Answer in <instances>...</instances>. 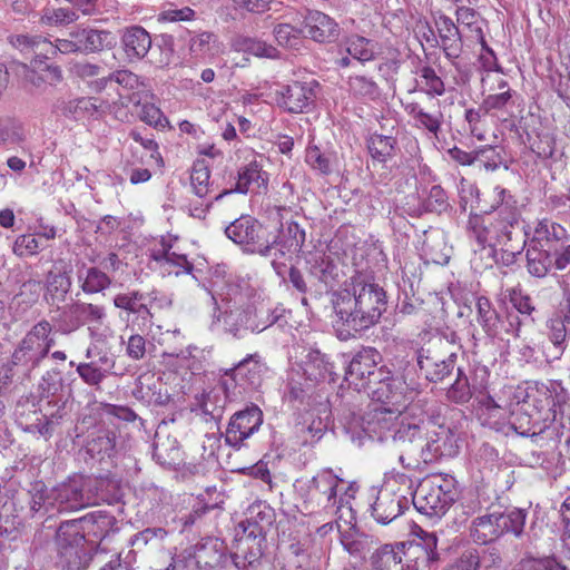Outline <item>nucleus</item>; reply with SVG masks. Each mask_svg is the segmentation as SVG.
I'll return each mask as SVG.
<instances>
[{"mask_svg":"<svg viewBox=\"0 0 570 570\" xmlns=\"http://www.w3.org/2000/svg\"><path fill=\"white\" fill-rule=\"evenodd\" d=\"M501 248L500 262L504 266H511L517 262V257L522 253L527 244L523 226L517 225V229L511 230V237L501 238L497 242Z\"/></svg>","mask_w":570,"mask_h":570,"instance_id":"obj_45","label":"nucleus"},{"mask_svg":"<svg viewBox=\"0 0 570 570\" xmlns=\"http://www.w3.org/2000/svg\"><path fill=\"white\" fill-rule=\"evenodd\" d=\"M121 43L130 61L141 60L151 48V37L142 27L132 26L124 30Z\"/></svg>","mask_w":570,"mask_h":570,"instance_id":"obj_35","label":"nucleus"},{"mask_svg":"<svg viewBox=\"0 0 570 570\" xmlns=\"http://www.w3.org/2000/svg\"><path fill=\"white\" fill-rule=\"evenodd\" d=\"M267 178L262 170V166L256 161H250L238 170L237 183L234 189H225L217 196L215 200L222 199L225 195L233 191L246 194L248 191H259L262 188L266 189Z\"/></svg>","mask_w":570,"mask_h":570,"instance_id":"obj_30","label":"nucleus"},{"mask_svg":"<svg viewBox=\"0 0 570 570\" xmlns=\"http://www.w3.org/2000/svg\"><path fill=\"white\" fill-rule=\"evenodd\" d=\"M413 366L409 362L400 366L397 374L387 383L371 390L372 399L390 409L403 412L405 404L413 400L420 391V383L412 375Z\"/></svg>","mask_w":570,"mask_h":570,"instance_id":"obj_10","label":"nucleus"},{"mask_svg":"<svg viewBox=\"0 0 570 570\" xmlns=\"http://www.w3.org/2000/svg\"><path fill=\"white\" fill-rule=\"evenodd\" d=\"M245 309L247 311L248 322H252L255 325V327L249 328L250 333L263 332L278 320V315L275 314V311H272L264 304H247Z\"/></svg>","mask_w":570,"mask_h":570,"instance_id":"obj_54","label":"nucleus"},{"mask_svg":"<svg viewBox=\"0 0 570 570\" xmlns=\"http://www.w3.org/2000/svg\"><path fill=\"white\" fill-rule=\"evenodd\" d=\"M303 23L304 36L320 43L334 42L341 33L338 23L317 10H307Z\"/></svg>","mask_w":570,"mask_h":570,"instance_id":"obj_26","label":"nucleus"},{"mask_svg":"<svg viewBox=\"0 0 570 570\" xmlns=\"http://www.w3.org/2000/svg\"><path fill=\"white\" fill-rule=\"evenodd\" d=\"M333 327L341 341H347L379 323L386 311V293L365 275L345 282V288L332 293Z\"/></svg>","mask_w":570,"mask_h":570,"instance_id":"obj_1","label":"nucleus"},{"mask_svg":"<svg viewBox=\"0 0 570 570\" xmlns=\"http://www.w3.org/2000/svg\"><path fill=\"white\" fill-rule=\"evenodd\" d=\"M71 287L70 277L62 272L55 273L50 271L46 279L45 301L49 305H59L65 302L67 294Z\"/></svg>","mask_w":570,"mask_h":570,"instance_id":"obj_44","label":"nucleus"},{"mask_svg":"<svg viewBox=\"0 0 570 570\" xmlns=\"http://www.w3.org/2000/svg\"><path fill=\"white\" fill-rule=\"evenodd\" d=\"M87 493L90 507L100 503H118L122 498L119 483L106 478L87 476Z\"/></svg>","mask_w":570,"mask_h":570,"instance_id":"obj_34","label":"nucleus"},{"mask_svg":"<svg viewBox=\"0 0 570 570\" xmlns=\"http://www.w3.org/2000/svg\"><path fill=\"white\" fill-rule=\"evenodd\" d=\"M459 433L455 426L438 424L430 419L425 446L420 459L428 463L440 458H453L459 453Z\"/></svg>","mask_w":570,"mask_h":570,"instance_id":"obj_14","label":"nucleus"},{"mask_svg":"<svg viewBox=\"0 0 570 570\" xmlns=\"http://www.w3.org/2000/svg\"><path fill=\"white\" fill-rule=\"evenodd\" d=\"M542 393L549 394L547 399L550 401V407L547 416H549L550 424L556 420L558 413L562 414V407L568 402L569 394L560 381H549L548 384H544Z\"/></svg>","mask_w":570,"mask_h":570,"instance_id":"obj_53","label":"nucleus"},{"mask_svg":"<svg viewBox=\"0 0 570 570\" xmlns=\"http://www.w3.org/2000/svg\"><path fill=\"white\" fill-rule=\"evenodd\" d=\"M436 26L441 38V48L445 57L449 59L459 58L462 49V38L459 28L450 17L444 14L440 16Z\"/></svg>","mask_w":570,"mask_h":570,"instance_id":"obj_40","label":"nucleus"},{"mask_svg":"<svg viewBox=\"0 0 570 570\" xmlns=\"http://www.w3.org/2000/svg\"><path fill=\"white\" fill-rule=\"evenodd\" d=\"M48 504L58 512H72L90 507L87 476L73 475L53 487L47 495Z\"/></svg>","mask_w":570,"mask_h":570,"instance_id":"obj_13","label":"nucleus"},{"mask_svg":"<svg viewBox=\"0 0 570 570\" xmlns=\"http://www.w3.org/2000/svg\"><path fill=\"white\" fill-rule=\"evenodd\" d=\"M407 503L406 495L397 493L389 482L379 491L372 504V515L379 523L389 524L407 508Z\"/></svg>","mask_w":570,"mask_h":570,"instance_id":"obj_23","label":"nucleus"},{"mask_svg":"<svg viewBox=\"0 0 570 570\" xmlns=\"http://www.w3.org/2000/svg\"><path fill=\"white\" fill-rule=\"evenodd\" d=\"M436 105L440 107V101H438ZM405 110L414 119L416 128L424 129L434 137L439 136L444 120L443 112L440 108L430 112L417 102H411L406 105Z\"/></svg>","mask_w":570,"mask_h":570,"instance_id":"obj_42","label":"nucleus"},{"mask_svg":"<svg viewBox=\"0 0 570 570\" xmlns=\"http://www.w3.org/2000/svg\"><path fill=\"white\" fill-rule=\"evenodd\" d=\"M499 204L492 212L483 214H470L466 230L480 246H484L491 239L499 242L501 238L511 237V230L521 225V210L518 202L511 193L504 188H498Z\"/></svg>","mask_w":570,"mask_h":570,"instance_id":"obj_3","label":"nucleus"},{"mask_svg":"<svg viewBox=\"0 0 570 570\" xmlns=\"http://www.w3.org/2000/svg\"><path fill=\"white\" fill-rule=\"evenodd\" d=\"M146 301V293L140 291H129L117 294L114 299V306L127 313V320L130 315L137 316L141 303Z\"/></svg>","mask_w":570,"mask_h":570,"instance_id":"obj_61","label":"nucleus"},{"mask_svg":"<svg viewBox=\"0 0 570 570\" xmlns=\"http://www.w3.org/2000/svg\"><path fill=\"white\" fill-rule=\"evenodd\" d=\"M267 370L258 353L248 354L233 367L222 370V376L226 382H233L235 391H240V395L246 390H257L263 382Z\"/></svg>","mask_w":570,"mask_h":570,"instance_id":"obj_16","label":"nucleus"},{"mask_svg":"<svg viewBox=\"0 0 570 570\" xmlns=\"http://www.w3.org/2000/svg\"><path fill=\"white\" fill-rule=\"evenodd\" d=\"M345 45L347 53L363 63L372 61L375 58L377 42L372 39L352 35L346 39Z\"/></svg>","mask_w":570,"mask_h":570,"instance_id":"obj_49","label":"nucleus"},{"mask_svg":"<svg viewBox=\"0 0 570 570\" xmlns=\"http://www.w3.org/2000/svg\"><path fill=\"white\" fill-rule=\"evenodd\" d=\"M262 423L263 412L255 404L234 413L229 419L224 435L225 443L232 448L239 449L245 440L259 430Z\"/></svg>","mask_w":570,"mask_h":570,"instance_id":"obj_20","label":"nucleus"},{"mask_svg":"<svg viewBox=\"0 0 570 570\" xmlns=\"http://www.w3.org/2000/svg\"><path fill=\"white\" fill-rule=\"evenodd\" d=\"M170 248L163 244L161 248L151 252V258L168 274L174 273L176 276L191 274L194 265L187 259V256L171 252Z\"/></svg>","mask_w":570,"mask_h":570,"instance_id":"obj_41","label":"nucleus"},{"mask_svg":"<svg viewBox=\"0 0 570 570\" xmlns=\"http://www.w3.org/2000/svg\"><path fill=\"white\" fill-rule=\"evenodd\" d=\"M302 35H304L303 28H296L289 23H279L274 28L275 39L283 47H296Z\"/></svg>","mask_w":570,"mask_h":570,"instance_id":"obj_63","label":"nucleus"},{"mask_svg":"<svg viewBox=\"0 0 570 570\" xmlns=\"http://www.w3.org/2000/svg\"><path fill=\"white\" fill-rule=\"evenodd\" d=\"M45 358L39 342L30 328L14 348L10 362L4 366L3 379L11 381L16 375L30 379Z\"/></svg>","mask_w":570,"mask_h":570,"instance_id":"obj_12","label":"nucleus"},{"mask_svg":"<svg viewBox=\"0 0 570 570\" xmlns=\"http://www.w3.org/2000/svg\"><path fill=\"white\" fill-rule=\"evenodd\" d=\"M343 480L335 475L331 469L320 471L309 482L308 493L324 508L337 505L336 489Z\"/></svg>","mask_w":570,"mask_h":570,"instance_id":"obj_29","label":"nucleus"},{"mask_svg":"<svg viewBox=\"0 0 570 570\" xmlns=\"http://www.w3.org/2000/svg\"><path fill=\"white\" fill-rule=\"evenodd\" d=\"M475 401L478 404V415L482 424L508 434L505 419L508 416L509 399L503 400L501 396L495 399L492 395L482 394L478 395Z\"/></svg>","mask_w":570,"mask_h":570,"instance_id":"obj_28","label":"nucleus"},{"mask_svg":"<svg viewBox=\"0 0 570 570\" xmlns=\"http://www.w3.org/2000/svg\"><path fill=\"white\" fill-rule=\"evenodd\" d=\"M404 548V543L385 544L380 548L373 557L375 570H406V564H403V557H406V561L413 559L412 551L414 547L409 549V552H405Z\"/></svg>","mask_w":570,"mask_h":570,"instance_id":"obj_38","label":"nucleus"},{"mask_svg":"<svg viewBox=\"0 0 570 570\" xmlns=\"http://www.w3.org/2000/svg\"><path fill=\"white\" fill-rule=\"evenodd\" d=\"M78 279L81 283V289L86 294L101 293L109 288L112 283L111 277L98 267L87 268L85 275H78Z\"/></svg>","mask_w":570,"mask_h":570,"instance_id":"obj_51","label":"nucleus"},{"mask_svg":"<svg viewBox=\"0 0 570 570\" xmlns=\"http://www.w3.org/2000/svg\"><path fill=\"white\" fill-rule=\"evenodd\" d=\"M412 409L402 413L392 439L403 452L399 461L405 469H413L423 455L425 446L426 430L430 425V417H414L411 415Z\"/></svg>","mask_w":570,"mask_h":570,"instance_id":"obj_9","label":"nucleus"},{"mask_svg":"<svg viewBox=\"0 0 570 570\" xmlns=\"http://www.w3.org/2000/svg\"><path fill=\"white\" fill-rule=\"evenodd\" d=\"M403 412L384 405L375 406L362 417V431L371 440L383 441L394 433Z\"/></svg>","mask_w":570,"mask_h":570,"instance_id":"obj_21","label":"nucleus"},{"mask_svg":"<svg viewBox=\"0 0 570 570\" xmlns=\"http://www.w3.org/2000/svg\"><path fill=\"white\" fill-rule=\"evenodd\" d=\"M499 89L502 91L489 95L483 99L481 109H483L485 114H489L492 110H508L510 107L514 106V98L518 95L508 87V82L502 80L499 83Z\"/></svg>","mask_w":570,"mask_h":570,"instance_id":"obj_52","label":"nucleus"},{"mask_svg":"<svg viewBox=\"0 0 570 570\" xmlns=\"http://www.w3.org/2000/svg\"><path fill=\"white\" fill-rule=\"evenodd\" d=\"M527 269L534 276L542 278L548 275L553 266L552 250L528 245L525 252Z\"/></svg>","mask_w":570,"mask_h":570,"instance_id":"obj_46","label":"nucleus"},{"mask_svg":"<svg viewBox=\"0 0 570 570\" xmlns=\"http://www.w3.org/2000/svg\"><path fill=\"white\" fill-rule=\"evenodd\" d=\"M519 570L535 569L540 570H569L556 556H547L542 558H523L519 564Z\"/></svg>","mask_w":570,"mask_h":570,"instance_id":"obj_62","label":"nucleus"},{"mask_svg":"<svg viewBox=\"0 0 570 570\" xmlns=\"http://www.w3.org/2000/svg\"><path fill=\"white\" fill-rule=\"evenodd\" d=\"M396 139L392 136L371 134L366 139L367 150L373 161L385 164L395 156Z\"/></svg>","mask_w":570,"mask_h":570,"instance_id":"obj_47","label":"nucleus"},{"mask_svg":"<svg viewBox=\"0 0 570 570\" xmlns=\"http://www.w3.org/2000/svg\"><path fill=\"white\" fill-rule=\"evenodd\" d=\"M456 498L452 476L431 475L417 485L412 502L415 509L428 517H441L453 504Z\"/></svg>","mask_w":570,"mask_h":570,"instance_id":"obj_8","label":"nucleus"},{"mask_svg":"<svg viewBox=\"0 0 570 570\" xmlns=\"http://www.w3.org/2000/svg\"><path fill=\"white\" fill-rule=\"evenodd\" d=\"M423 543L416 544L412 551L413 559H409L406 570H435L440 562L436 550L438 538L434 533H425Z\"/></svg>","mask_w":570,"mask_h":570,"instance_id":"obj_32","label":"nucleus"},{"mask_svg":"<svg viewBox=\"0 0 570 570\" xmlns=\"http://www.w3.org/2000/svg\"><path fill=\"white\" fill-rule=\"evenodd\" d=\"M303 371L311 381L336 382L337 374L330 357L317 348H309L303 362Z\"/></svg>","mask_w":570,"mask_h":570,"instance_id":"obj_33","label":"nucleus"},{"mask_svg":"<svg viewBox=\"0 0 570 570\" xmlns=\"http://www.w3.org/2000/svg\"><path fill=\"white\" fill-rule=\"evenodd\" d=\"M306 269L308 277L326 289L333 288L343 276L338 255L328 248L308 253Z\"/></svg>","mask_w":570,"mask_h":570,"instance_id":"obj_17","label":"nucleus"},{"mask_svg":"<svg viewBox=\"0 0 570 570\" xmlns=\"http://www.w3.org/2000/svg\"><path fill=\"white\" fill-rule=\"evenodd\" d=\"M86 542L83 529L77 521L61 522L55 537V567L58 570H85L91 560Z\"/></svg>","mask_w":570,"mask_h":570,"instance_id":"obj_7","label":"nucleus"},{"mask_svg":"<svg viewBox=\"0 0 570 570\" xmlns=\"http://www.w3.org/2000/svg\"><path fill=\"white\" fill-rule=\"evenodd\" d=\"M73 521H77L78 527L83 529V532L87 530L88 534H92L95 538L100 540L106 539L110 533L118 530L117 519L100 510L88 513L79 519H75Z\"/></svg>","mask_w":570,"mask_h":570,"instance_id":"obj_36","label":"nucleus"},{"mask_svg":"<svg viewBox=\"0 0 570 570\" xmlns=\"http://www.w3.org/2000/svg\"><path fill=\"white\" fill-rule=\"evenodd\" d=\"M226 236L250 254L269 256L268 228L250 215H242L225 228Z\"/></svg>","mask_w":570,"mask_h":570,"instance_id":"obj_11","label":"nucleus"},{"mask_svg":"<svg viewBox=\"0 0 570 570\" xmlns=\"http://www.w3.org/2000/svg\"><path fill=\"white\" fill-rule=\"evenodd\" d=\"M269 256L285 257L286 254L299 252L305 243V230L296 222L281 223L278 233L274 235L268 230Z\"/></svg>","mask_w":570,"mask_h":570,"instance_id":"obj_24","label":"nucleus"},{"mask_svg":"<svg viewBox=\"0 0 570 570\" xmlns=\"http://www.w3.org/2000/svg\"><path fill=\"white\" fill-rule=\"evenodd\" d=\"M63 315L68 316V321L61 325L62 334H70L86 324L101 325L106 318L105 307L81 301H75L67 305Z\"/></svg>","mask_w":570,"mask_h":570,"instance_id":"obj_22","label":"nucleus"},{"mask_svg":"<svg viewBox=\"0 0 570 570\" xmlns=\"http://www.w3.org/2000/svg\"><path fill=\"white\" fill-rule=\"evenodd\" d=\"M504 157L505 151L500 146L488 145L474 149L475 163H479L484 169L490 171L498 169L501 165L508 168Z\"/></svg>","mask_w":570,"mask_h":570,"instance_id":"obj_56","label":"nucleus"},{"mask_svg":"<svg viewBox=\"0 0 570 570\" xmlns=\"http://www.w3.org/2000/svg\"><path fill=\"white\" fill-rule=\"evenodd\" d=\"M382 355L374 347H363L350 361L345 370V379L366 380L367 374L381 362Z\"/></svg>","mask_w":570,"mask_h":570,"instance_id":"obj_39","label":"nucleus"},{"mask_svg":"<svg viewBox=\"0 0 570 570\" xmlns=\"http://www.w3.org/2000/svg\"><path fill=\"white\" fill-rule=\"evenodd\" d=\"M527 510L520 508L493 510L472 520L470 537L478 544H488L504 533L520 538L527 520Z\"/></svg>","mask_w":570,"mask_h":570,"instance_id":"obj_4","label":"nucleus"},{"mask_svg":"<svg viewBox=\"0 0 570 570\" xmlns=\"http://www.w3.org/2000/svg\"><path fill=\"white\" fill-rule=\"evenodd\" d=\"M455 380L446 391V399L455 404L468 403L475 391V386L470 383V379L462 365L456 367Z\"/></svg>","mask_w":570,"mask_h":570,"instance_id":"obj_48","label":"nucleus"},{"mask_svg":"<svg viewBox=\"0 0 570 570\" xmlns=\"http://www.w3.org/2000/svg\"><path fill=\"white\" fill-rule=\"evenodd\" d=\"M65 389V380L59 368L52 367L47 370L38 385V391L41 399H55L47 401V407H41V417H38L35 423H31L27 430L37 432L41 436L48 439L52 435L55 425L59 423L62 417L66 400L62 392Z\"/></svg>","mask_w":570,"mask_h":570,"instance_id":"obj_6","label":"nucleus"},{"mask_svg":"<svg viewBox=\"0 0 570 570\" xmlns=\"http://www.w3.org/2000/svg\"><path fill=\"white\" fill-rule=\"evenodd\" d=\"M317 88L318 82L314 79L293 81L275 92L276 105L289 114L305 112L313 106Z\"/></svg>","mask_w":570,"mask_h":570,"instance_id":"obj_18","label":"nucleus"},{"mask_svg":"<svg viewBox=\"0 0 570 570\" xmlns=\"http://www.w3.org/2000/svg\"><path fill=\"white\" fill-rule=\"evenodd\" d=\"M219 389L214 387L196 394L191 411L200 412L210 420L219 421L223 417L227 402L240 395V391H235L234 383L226 382L223 376L219 380Z\"/></svg>","mask_w":570,"mask_h":570,"instance_id":"obj_19","label":"nucleus"},{"mask_svg":"<svg viewBox=\"0 0 570 570\" xmlns=\"http://www.w3.org/2000/svg\"><path fill=\"white\" fill-rule=\"evenodd\" d=\"M132 395L146 405L165 406L171 401V395L161 377L150 372L138 376Z\"/></svg>","mask_w":570,"mask_h":570,"instance_id":"obj_25","label":"nucleus"},{"mask_svg":"<svg viewBox=\"0 0 570 570\" xmlns=\"http://www.w3.org/2000/svg\"><path fill=\"white\" fill-rule=\"evenodd\" d=\"M232 46L236 51L248 52L257 57L275 58L277 56L275 47L255 38L238 36L233 39Z\"/></svg>","mask_w":570,"mask_h":570,"instance_id":"obj_55","label":"nucleus"},{"mask_svg":"<svg viewBox=\"0 0 570 570\" xmlns=\"http://www.w3.org/2000/svg\"><path fill=\"white\" fill-rule=\"evenodd\" d=\"M69 365L76 366V372L83 383L99 391L101 383L111 374L115 360L107 352H98L97 360L80 362L77 365L71 361Z\"/></svg>","mask_w":570,"mask_h":570,"instance_id":"obj_27","label":"nucleus"},{"mask_svg":"<svg viewBox=\"0 0 570 570\" xmlns=\"http://www.w3.org/2000/svg\"><path fill=\"white\" fill-rule=\"evenodd\" d=\"M194 559L198 569L216 570L227 560L226 547L216 538H207L204 542L196 544Z\"/></svg>","mask_w":570,"mask_h":570,"instance_id":"obj_31","label":"nucleus"},{"mask_svg":"<svg viewBox=\"0 0 570 570\" xmlns=\"http://www.w3.org/2000/svg\"><path fill=\"white\" fill-rule=\"evenodd\" d=\"M116 448V434L111 431L99 432L89 443L88 452L95 456L99 455L100 459L105 456L110 458Z\"/></svg>","mask_w":570,"mask_h":570,"instance_id":"obj_60","label":"nucleus"},{"mask_svg":"<svg viewBox=\"0 0 570 570\" xmlns=\"http://www.w3.org/2000/svg\"><path fill=\"white\" fill-rule=\"evenodd\" d=\"M459 350L460 347L448 337H434L417 351V366L429 382H443L460 366Z\"/></svg>","mask_w":570,"mask_h":570,"instance_id":"obj_5","label":"nucleus"},{"mask_svg":"<svg viewBox=\"0 0 570 570\" xmlns=\"http://www.w3.org/2000/svg\"><path fill=\"white\" fill-rule=\"evenodd\" d=\"M543 391L544 384H537L535 387L531 389L530 391L508 386L503 390V393L504 395H513L514 399H518L523 404H527L531 412H539L538 415H548L550 401L547 399L548 394L542 393L541 395V392Z\"/></svg>","mask_w":570,"mask_h":570,"instance_id":"obj_43","label":"nucleus"},{"mask_svg":"<svg viewBox=\"0 0 570 570\" xmlns=\"http://www.w3.org/2000/svg\"><path fill=\"white\" fill-rule=\"evenodd\" d=\"M223 321L225 331L236 338H243L250 333L249 328L255 327L252 322H248L245 306L225 312Z\"/></svg>","mask_w":570,"mask_h":570,"instance_id":"obj_50","label":"nucleus"},{"mask_svg":"<svg viewBox=\"0 0 570 570\" xmlns=\"http://www.w3.org/2000/svg\"><path fill=\"white\" fill-rule=\"evenodd\" d=\"M69 36L77 40L79 51L83 52L100 51L116 43V38L107 30L78 29L71 31Z\"/></svg>","mask_w":570,"mask_h":570,"instance_id":"obj_37","label":"nucleus"},{"mask_svg":"<svg viewBox=\"0 0 570 570\" xmlns=\"http://www.w3.org/2000/svg\"><path fill=\"white\" fill-rule=\"evenodd\" d=\"M209 179L210 170L206 161L203 159L195 160L190 173V184L198 197L203 198L208 195L210 190Z\"/></svg>","mask_w":570,"mask_h":570,"instance_id":"obj_59","label":"nucleus"},{"mask_svg":"<svg viewBox=\"0 0 570 570\" xmlns=\"http://www.w3.org/2000/svg\"><path fill=\"white\" fill-rule=\"evenodd\" d=\"M24 140L22 126L13 120L6 119L0 121V144L19 145Z\"/></svg>","mask_w":570,"mask_h":570,"instance_id":"obj_64","label":"nucleus"},{"mask_svg":"<svg viewBox=\"0 0 570 570\" xmlns=\"http://www.w3.org/2000/svg\"><path fill=\"white\" fill-rule=\"evenodd\" d=\"M507 396L509 405L505 429L521 436H534L543 433L550 426L549 416L538 415L539 412H531L527 404L514 399L513 395Z\"/></svg>","mask_w":570,"mask_h":570,"instance_id":"obj_15","label":"nucleus"},{"mask_svg":"<svg viewBox=\"0 0 570 570\" xmlns=\"http://www.w3.org/2000/svg\"><path fill=\"white\" fill-rule=\"evenodd\" d=\"M478 322L488 335L494 336L498 333L499 314L492 307L487 297H479L476 301Z\"/></svg>","mask_w":570,"mask_h":570,"instance_id":"obj_57","label":"nucleus"},{"mask_svg":"<svg viewBox=\"0 0 570 570\" xmlns=\"http://www.w3.org/2000/svg\"><path fill=\"white\" fill-rule=\"evenodd\" d=\"M348 87L352 95L360 99L375 100L380 97L379 85L366 76L350 77Z\"/></svg>","mask_w":570,"mask_h":570,"instance_id":"obj_58","label":"nucleus"},{"mask_svg":"<svg viewBox=\"0 0 570 570\" xmlns=\"http://www.w3.org/2000/svg\"><path fill=\"white\" fill-rule=\"evenodd\" d=\"M275 521L276 512L267 502L258 500L248 507L245 520L238 524L242 532L236 533L230 554L235 567L244 570L261 560L266 548V535Z\"/></svg>","mask_w":570,"mask_h":570,"instance_id":"obj_2","label":"nucleus"}]
</instances>
